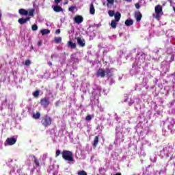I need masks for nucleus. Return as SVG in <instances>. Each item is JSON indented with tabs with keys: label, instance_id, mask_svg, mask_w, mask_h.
Segmentation results:
<instances>
[{
	"label": "nucleus",
	"instance_id": "obj_1",
	"mask_svg": "<svg viewBox=\"0 0 175 175\" xmlns=\"http://www.w3.org/2000/svg\"><path fill=\"white\" fill-rule=\"evenodd\" d=\"M40 122L44 128H47L53 124V118L49 115H44L40 118Z\"/></svg>",
	"mask_w": 175,
	"mask_h": 175
},
{
	"label": "nucleus",
	"instance_id": "obj_2",
	"mask_svg": "<svg viewBox=\"0 0 175 175\" xmlns=\"http://www.w3.org/2000/svg\"><path fill=\"white\" fill-rule=\"evenodd\" d=\"M62 155L64 161H68V162H75V159H73V152H72V151L64 150L62 151Z\"/></svg>",
	"mask_w": 175,
	"mask_h": 175
},
{
	"label": "nucleus",
	"instance_id": "obj_3",
	"mask_svg": "<svg viewBox=\"0 0 175 175\" xmlns=\"http://www.w3.org/2000/svg\"><path fill=\"white\" fill-rule=\"evenodd\" d=\"M51 103L49 97L43 98L40 101V104L42 107H44V109H47Z\"/></svg>",
	"mask_w": 175,
	"mask_h": 175
},
{
	"label": "nucleus",
	"instance_id": "obj_4",
	"mask_svg": "<svg viewBox=\"0 0 175 175\" xmlns=\"http://www.w3.org/2000/svg\"><path fill=\"white\" fill-rule=\"evenodd\" d=\"M17 142V139L14 138V137H10V138H7L5 143V146H13V144H16Z\"/></svg>",
	"mask_w": 175,
	"mask_h": 175
},
{
	"label": "nucleus",
	"instance_id": "obj_5",
	"mask_svg": "<svg viewBox=\"0 0 175 175\" xmlns=\"http://www.w3.org/2000/svg\"><path fill=\"white\" fill-rule=\"evenodd\" d=\"M96 75L97 77H101L102 79H103V77H105V76H106V72L104 69L99 68L97 70Z\"/></svg>",
	"mask_w": 175,
	"mask_h": 175
},
{
	"label": "nucleus",
	"instance_id": "obj_6",
	"mask_svg": "<svg viewBox=\"0 0 175 175\" xmlns=\"http://www.w3.org/2000/svg\"><path fill=\"white\" fill-rule=\"evenodd\" d=\"M29 20H31L30 17H26V18H20L18 20V23L19 24H21V25H23L24 24H27V23H28V21H29Z\"/></svg>",
	"mask_w": 175,
	"mask_h": 175
},
{
	"label": "nucleus",
	"instance_id": "obj_7",
	"mask_svg": "<svg viewBox=\"0 0 175 175\" xmlns=\"http://www.w3.org/2000/svg\"><path fill=\"white\" fill-rule=\"evenodd\" d=\"M74 21H75V23H76L77 24H81V23L84 21V18H83L81 15H77L74 18Z\"/></svg>",
	"mask_w": 175,
	"mask_h": 175
},
{
	"label": "nucleus",
	"instance_id": "obj_8",
	"mask_svg": "<svg viewBox=\"0 0 175 175\" xmlns=\"http://www.w3.org/2000/svg\"><path fill=\"white\" fill-rule=\"evenodd\" d=\"M79 46H81V47H84L85 46V40L81 39L80 37H77L75 38Z\"/></svg>",
	"mask_w": 175,
	"mask_h": 175
},
{
	"label": "nucleus",
	"instance_id": "obj_9",
	"mask_svg": "<svg viewBox=\"0 0 175 175\" xmlns=\"http://www.w3.org/2000/svg\"><path fill=\"white\" fill-rule=\"evenodd\" d=\"M54 12L56 13H59V12H64V9H62V7L57 5H53L52 6Z\"/></svg>",
	"mask_w": 175,
	"mask_h": 175
},
{
	"label": "nucleus",
	"instance_id": "obj_10",
	"mask_svg": "<svg viewBox=\"0 0 175 175\" xmlns=\"http://www.w3.org/2000/svg\"><path fill=\"white\" fill-rule=\"evenodd\" d=\"M162 10H163V8H162V5H157L154 8L155 13H160L161 14H163V12H162Z\"/></svg>",
	"mask_w": 175,
	"mask_h": 175
},
{
	"label": "nucleus",
	"instance_id": "obj_11",
	"mask_svg": "<svg viewBox=\"0 0 175 175\" xmlns=\"http://www.w3.org/2000/svg\"><path fill=\"white\" fill-rule=\"evenodd\" d=\"M18 13L21 16H28V10H26L24 8L19 9Z\"/></svg>",
	"mask_w": 175,
	"mask_h": 175
},
{
	"label": "nucleus",
	"instance_id": "obj_12",
	"mask_svg": "<svg viewBox=\"0 0 175 175\" xmlns=\"http://www.w3.org/2000/svg\"><path fill=\"white\" fill-rule=\"evenodd\" d=\"M135 17L137 21H140V20H142V17H143V15L141 14L140 12H135Z\"/></svg>",
	"mask_w": 175,
	"mask_h": 175
},
{
	"label": "nucleus",
	"instance_id": "obj_13",
	"mask_svg": "<svg viewBox=\"0 0 175 175\" xmlns=\"http://www.w3.org/2000/svg\"><path fill=\"white\" fill-rule=\"evenodd\" d=\"M105 75L107 76V77H113V72H111V70L110 68L105 69Z\"/></svg>",
	"mask_w": 175,
	"mask_h": 175
},
{
	"label": "nucleus",
	"instance_id": "obj_14",
	"mask_svg": "<svg viewBox=\"0 0 175 175\" xmlns=\"http://www.w3.org/2000/svg\"><path fill=\"white\" fill-rule=\"evenodd\" d=\"M124 24L126 27H131V25H133V20L127 19L125 21Z\"/></svg>",
	"mask_w": 175,
	"mask_h": 175
},
{
	"label": "nucleus",
	"instance_id": "obj_15",
	"mask_svg": "<svg viewBox=\"0 0 175 175\" xmlns=\"http://www.w3.org/2000/svg\"><path fill=\"white\" fill-rule=\"evenodd\" d=\"M115 17V21H120V20H121V13L117 12H116L115 15H113Z\"/></svg>",
	"mask_w": 175,
	"mask_h": 175
},
{
	"label": "nucleus",
	"instance_id": "obj_16",
	"mask_svg": "<svg viewBox=\"0 0 175 175\" xmlns=\"http://www.w3.org/2000/svg\"><path fill=\"white\" fill-rule=\"evenodd\" d=\"M98 143H99V137L96 136L94 137V139L93 147H97Z\"/></svg>",
	"mask_w": 175,
	"mask_h": 175
},
{
	"label": "nucleus",
	"instance_id": "obj_17",
	"mask_svg": "<svg viewBox=\"0 0 175 175\" xmlns=\"http://www.w3.org/2000/svg\"><path fill=\"white\" fill-rule=\"evenodd\" d=\"M90 14H95V7L94 6L93 3L90 4Z\"/></svg>",
	"mask_w": 175,
	"mask_h": 175
},
{
	"label": "nucleus",
	"instance_id": "obj_18",
	"mask_svg": "<svg viewBox=\"0 0 175 175\" xmlns=\"http://www.w3.org/2000/svg\"><path fill=\"white\" fill-rule=\"evenodd\" d=\"M68 47H70V49H76V43L72 42V41H68L67 43Z\"/></svg>",
	"mask_w": 175,
	"mask_h": 175
},
{
	"label": "nucleus",
	"instance_id": "obj_19",
	"mask_svg": "<svg viewBox=\"0 0 175 175\" xmlns=\"http://www.w3.org/2000/svg\"><path fill=\"white\" fill-rule=\"evenodd\" d=\"M33 162L35 163L36 167H39V166H40L39 160H38V158H36L35 156H33Z\"/></svg>",
	"mask_w": 175,
	"mask_h": 175
},
{
	"label": "nucleus",
	"instance_id": "obj_20",
	"mask_svg": "<svg viewBox=\"0 0 175 175\" xmlns=\"http://www.w3.org/2000/svg\"><path fill=\"white\" fill-rule=\"evenodd\" d=\"M117 23H118L117 21L112 20L111 22V28H113V29H116V28H117Z\"/></svg>",
	"mask_w": 175,
	"mask_h": 175
},
{
	"label": "nucleus",
	"instance_id": "obj_21",
	"mask_svg": "<svg viewBox=\"0 0 175 175\" xmlns=\"http://www.w3.org/2000/svg\"><path fill=\"white\" fill-rule=\"evenodd\" d=\"M33 118L34 120H39L40 118V112L37 111L36 113H33Z\"/></svg>",
	"mask_w": 175,
	"mask_h": 175
},
{
	"label": "nucleus",
	"instance_id": "obj_22",
	"mask_svg": "<svg viewBox=\"0 0 175 175\" xmlns=\"http://www.w3.org/2000/svg\"><path fill=\"white\" fill-rule=\"evenodd\" d=\"M40 33H42V35H49V33H50V30L47 29H42L40 31Z\"/></svg>",
	"mask_w": 175,
	"mask_h": 175
},
{
	"label": "nucleus",
	"instance_id": "obj_23",
	"mask_svg": "<svg viewBox=\"0 0 175 175\" xmlns=\"http://www.w3.org/2000/svg\"><path fill=\"white\" fill-rule=\"evenodd\" d=\"M54 42L56 44L61 43L62 42V38L61 37H55Z\"/></svg>",
	"mask_w": 175,
	"mask_h": 175
},
{
	"label": "nucleus",
	"instance_id": "obj_24",
	"mask_svg": "<svg viewBox=\"0 0 175 175\" xmlns=\"http://www.w3.org/2000/svg\"><path fill=\"white\" fill-rule=\"evenodd\" d=\"M28 14L31 16V17H33V13H35V10L34 9H30L28 10Z\"/></svg>",
	"mask_w": 175,
	"mask_h": 175
},
{
	"label": "nucleus",
	"instance_id": "obj_25",
	"mask_svg": "<svg viewBox=\"0 0 175 175\" xmlns=\"http://www.w3.org/2000/svg\"><path fill=\"white\" fill-rule=\"evenodd\" d=\"M108 14H109V16L110 17H113V16H115L116 13L114 12L113 10H109V11L108 12Z\"/></svg>",
	"mask_w": 175,
	"mask_h": 175
},
{
	"label": "nucleus",
	"instance_id": "obj_26",
	"mask_svg": "<svg viewBox=\"0 0 175 175\" xmlns=\"http://www.w3.org/2000/svg\"><path fill=\"white\" fill-rule=\"evenodd\" d=\"M39 94H40L39 90H36L33 92V95L34 98H38L39 96Z\"/></svg>",
	"mask_w": 175,
	"mask_h": 175
},
{
	"label": "nucleus",
	"instance_id": "obj_27",
	"mask_svg": "<svg viewBox=\"0 0 175 175\" xmlns=\"http://www.w3.org/2000/svg\"><path fill=\"white\" fill-rule=\"evenodd\" d=\"M32 31H38V25L34 24L31 26Z\"/></svg>",
	"mask_w": 175,
	"mask_h": 175
},
{
	"label": "nucleus",
	"instance_id": "obj_28",
	"mask_svg": "<svg viewBox=\"0 0 175 175\" xmlns=\"http://www.w3.org/2000/svg\"><path fill=\"white\" fill-rule=\"evenodd\" d=\"M107 6H109V5H113L114 3V0H107Z\"/></svg>",
	"mask_w": 175,
	"mask_h": 175
},
{
	"label": "nucleus",
	"instance_id": "obj_29",
	"mask_svg": "<svg viewBox=\"0 0 175 175\" xmlns=\"http://www.w3.org/2000/svg\"><path fill=\"white\" fill-rule=\"evenodd\" d=\"M161 16H162V14L156 13V15L154 16V17L157 18V20H159V18H161Z\"/></svg>",
	"mask_w": 175,
	"mask_h": 175
},
{
	"label": "nucleus",
	"instance_id": "obj_30",
	"mask_svg": "<svg viewBox=\"0 0 175 175\" xmlns=\"http://www.w3.org/2000/svg\"><path fill=\"white\" fill-rule=\"evenodd\" d=\"M30 64H31V60L27 59V60L25 61V65L26 66H29Z\"/></svg>",
	"mask_w": 175,
	"mask_h": 175
},
{
	"label": "nucleus",
	"instance_id": "obj_31",
	"mask_svg": "<svg viewBox=\"0 0 175 175\" xmlns=\"http://www.w3.org/2000/svg\"><path fill=\"white\" fill-rule=\"evenodd\" d=\"M78 175H87V172H85V171H84V170L79 171Z\"/></svg>",
	"mask_w": 175,
	"mask_h": 175
},
{
	"label": "nucleus",
	"instance_id": "obj_32",
	"mask_svg": "<svg viewBox=\"0 0 175 175\" xmlns=\"http://www.w3.org/2000/svg\"><path fill=\"white\" fill-rule=\"evenodd\" d=\"M59 155H61V150H56V153H55V157H56V158H57V157H59Z\"/></svg>",
	"mask_w": 175,
	"mask_h": 175
},
{
	"label": "nucleus",
	"instance_id": "obj_33",
	"mask_svg": "<svg viewBox=\"0 0 175 175\" xmlns=\"http://www.w3.org/2000/svg\"><path fill=\"white\" fill-rule=\"evenodd\" d=\"M75 9H76V7L75 6H71L68 8L69 12H74Z\"/></svg>",
	"mask_w": 175,
	"mask_h": 175
},
{
	"label": "nucleus",
	"instance_id": "obj_34",
	"mask_svg": "<svg viewBox=\"0 0 175 175\" xmlns=\"http://www.w3.org/2000/svg\"><path fill=\"white\" fill-rule=\"evenodd\" d=\"M59 105H61V101H59V100L56 101L55 103V107H59Z\"/></svg>",
	"mask_w": 175,
	"mask_h": 175
},
{
	"label": "nucleus",
	"instance_id": "obj_35",
	"mask_svg": "<svg viewBox=\"0 0 175 175\" xmlns=\"http://www.w3.org/2000/svg\"><path fill=\"white\" fill-rule=\"evenodd\" d=\"M86 121H91L92 120V117H91L90 115L87 116L85 118Z\"/></svg>",
	"mask_w": 175,
	"mask_h": 175
},
{
	"label": "nucleus",
	"instance_id": "obj_36",
	"mask_svg": "<svg viewBox=\"0 0 175 175\" xmlns=\"http://www.w3.org/2000/svg\"><path fill=\"white\" fill-rule=\"evenodd\" d=\"M136 9H140V3H137L135 4Z\"/></svg>",
	"mask_w": 175,
	"mask_h": 175
},
{
	"label": "nucleus",
	"instance_id": "obj_37",
	"mask_svg": "<svg viewBox=\"0 0 175 175\" xmlns=\"http://www.w3.org/2000/svg\"><path fill=\"white\" fill-rule=\"evenodd\" d=\"M55 33H56L57 35H59V33H61V29H57V30L55 31Z\"/></svg>",
	"mask_w": 175,
	"mask_h": 175
},
{
	"label": "nucleus",
	"instance_id": "obj_38",
	"mask_svg": "<svg viewBox=\"0 0 175 175\" xmlns=\"http://www.w3.org/2000/svg\"><path fill=\"white\" fill-rule=\"evenodd\" d=\"M62 0H55V3L58 5Z\"/></svg>",
	"mask_w": 175,
	"mask_h": 175
},
{
	"label": "nucleus",
	"instance_id": "obj_39",
	"mask_svg": "<svg viewBox=\"0 0 175 175\" xmlns=\"http://www.w3.org/2000/svg\"><path fill=\"white\" fill-rule=\"evenodd\" d=\"M38 46L39 47H40V46H42V41H41V40L38 41Z\"/></svg>",
	"mask_w": 175,
	"mask_h": 175
},
{
	"label": "nucleus",
	"instance_id": "obj_40",
	"mask_svg": "<svg viewBox=\"0 0 175 175\" xmlns=\"http://www.w3.org/2000/svg\"><path fill=\"white\" fill-rule=\"evenodd\" d=\"M54 57H57V55H55V54L51 55V58L53 59Z\"/></svg>",
	"mask_w": 175,
	"mask_h": 175
},
{
	"label": "nucleus",
	"instance_id": "obj_41",
	"mask_svg": "<svg viewBox=\"0 0 175 175\" xmlns=\"http://www.w3.org/2000/svg\"><path fill=\"white\" fill-rule=\"evenodd\" d=\"M48 65H49V66H53V63H51V62H48Z\"/></svg>",
	"mask_w": 175,
	"mask_h": 175
},
{
	"label": "nucleus",
	"instance_id": "obj_42",
	"mask_svg": "<svg viewBox=\"0 0 175 175\" xmlns=\"http://www.w3.org/2000/svg\"><path fill=\"white\" fill-rule=\"evenodd\" d=\"M171 59H172V61H174V55H172V56L171 57Z\"/></svg>",
	"mask_w": 175,
	"mask_h": 175
},
{
	"label": "nucleus",
	"instance_id": "obj_43",
	"mask_svg": "<svg viewBox=\"0 0 175 175\" xmlns=\"http://www.w3.org/2000/svg\"><path fill=\"white\" fill-rule=\"evenodd\" d=\"M133 102H130V103H129V105H130V106H132V105H133Z\"/></svg>",
	"mask_w": 175,
	"mask_h": 175
},
{
	"label": "nucleus",
	"instance_id": "obj_44",
	"mask_svg": "<svg viewBox=\"0 0 175 175\" xmlns=\"http://www.w3.org/2000/svg\"><path fill=\"white\" fill-rule=\"evenodd\" d=\"M125 1H126V2H131L132 1V0H125Z\"/></svg>",
	"mask_w": 175,
	"mask_h": 175
},
{
	"label": "nucleus",
	"instance_id": "obj_45",
	"mask_svg": "<svg viewBox=\"0 0 175 175\" xmlns=\"http://www.w3.org/2000/svg\"><path fill=\"white\" fill-rule=\"evenodd\" d=\"M115 175H122L121 173H117Z\"/></svg>",
	"mask_w": 175,
	"mask_h": 175
},
{
	"label": "nucleus",
	"instance_id": "obj_46",
	"mask_svg": "<svg viewBox=\"0 0 175 175\" xmlns=\"http://www.w3.org/2000/svg\"><path fill=\"white\" fill-rule=\"evenodd\" d=\"M154 162H157V158L154 159Z\"/></svg>",
	"mask_w": 175,
	"mask_h": 175
},
{
	"label": "nucleus",
	"instance_id": "obj_47",
	"mask_svg": "<svg viewBox=\"0 0 175 175\" xmlns=\"http://www.w3.org/2000/svg\"><path fill=\"white\" fill-rule=\"evenodd\" d=\"M169 1V2H170V3H172V0H168Z\"/></svg>",
	"mask_w": 175,
	"mask_h": 175
},
{
	"label": "nucleus",
	"instance_id": "obj_48",
	"mask_svg": "<svg viewBox=\"0 0 175 175\" xmlns=\"http://www.w3.org/2000/svg\"><path fill=\"white\" fill-rule=\"evenodd\" d=\"M67 3H68V1L65 2V5H67Z\"/></svg>",
	"mask_w": 175,
	"mask_h": 175
}]
</instances>
